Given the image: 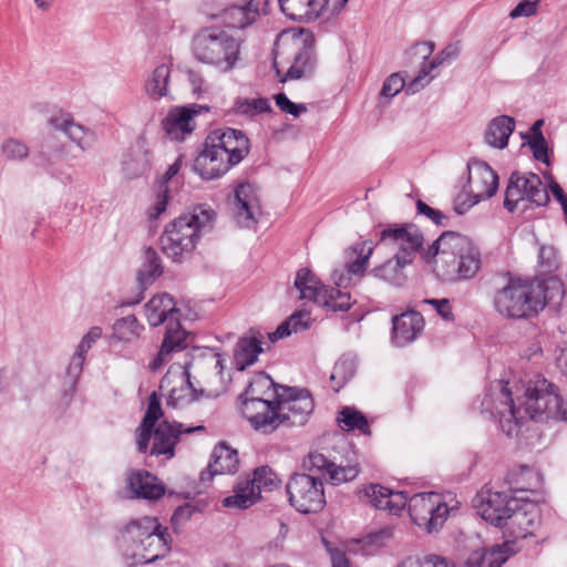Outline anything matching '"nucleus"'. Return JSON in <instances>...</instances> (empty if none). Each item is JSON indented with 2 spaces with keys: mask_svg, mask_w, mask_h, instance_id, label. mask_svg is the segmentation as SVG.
<instances>
[{
  "mask_svg": "<svg viewBox=\"0 0 567 567\" xmlns=\"http://www.w3.org/2000/svg\"><path fill=\"white\" fill-rule=\"evenodd\" d=\"M480 516L496 527H505L509 512L517 506L518 501L503 492L482 489L473 499Z\"/></svg>",
  "mask_w": 567,
  "mask_h": 567,
  "instance_id": "a211bd4d",
  "label": "nucleus"
},
{
  "mask_svg": "<svg viewBox=\"0 0 567 567\" xmlns=\"http://www.w3.org/2000/svg\"><path fill=\"white\" fill-rule=\"evenodd\" d=\"M198 431H204V426L184 427L182 423L163 420L156 427L152 429L153 445L150 453L151 455H166L171 458L175 454V445L181 434H190Z\"/></svg>",
  "mask_w": 567,
  "mask_h": 567,
  "instance_id": "6ab92c4d",
  "label": "nucleus"
},
{
  "mask_svg": "<svg viewBox=\"0 0 567 567\" xmlns=\"http://www.w3.org/2000/svg\"><path fill=\"white\" fill-rule=\"evenodd\" d=\"M529 525H532V520L528 518L527 513L519 508L518 505L513 506L505 526L508 527L512 533H515V528H518L517 535L525 537L529 533Z\"/></svg>",
  "mask_w": 567,
  "mask_h": 567,
  "instance_id": "09e8293b",
  "label": "nucleus"
},
{
  "mask_svg": "<svg viewBox=\"0 0 567 567\" xmlns=\"http://www.w3.org/2000/svg\"><path fill=\"white\" fill-rule=\"evenodd\" d=\"M295 288L299 291L300 299H308L317 305L324 301L328 286H324L309 268H300L295 278Z\"/></svg>",
  "mask_w": 567,
  "mask_h": 567,
  "instance_id": "f704fd0d",
  "label": "nucleus"
},
{
  "mask_svg": "<svg viewBox=\"0 0 567 567\" xmlns=\"http://www.w3.org/2000/svg\"><path fill=\"white\" fill-rule=\"evenodd\" d=\"M338 421L343 430H359L362 434H370V426L367 417L354 408H343L340 411V416L338 417Z\"/></svg>",
  "mask_w": 567,
  "mask_h": 567,
  "instance_id": "c03bdc74",
  "label": "nucleus"
},
{
  "mask_svg": "<svg viewBox=\"0 0 567 567\" xmlns=\"http://www.w3.org/2000/svg\"><path fill=\"white\" fill-rule=\"evenodd\" d=\"M411 264L412 262L406 261V259H402L394 255L383 264L374 267L371 270V275L392 286L401 287L408 278L405 268Z\"/></svg>",
  "mask_w": 567,
  "mask_h": 567,
  "instance_id": "e433bc0d",
  "label": "nucleus"
},
{
  "mask_svg": "<svg viewBox=\"0 0 567 567\" xmlns=\"http://www.w3.org/2000/svg\"><path fill=\"white\" fill-rule=\"evenodd\" d=\"M286 394H277V427L279 425H303L313 411V401L307 390L287 389Z\"/></svg>",
  "mask_w": 567,
  "mask_h": 567,
  "instance_id": "dca6fc26",
  "label": "nucleus"
},
{
  "mask_svg": "<svg viewBox=\"0 0 567 567\" xmlns=\"http://www.w3.org/2000/svg\"><path fill=\"white\" fill-rule=\"evenodd\" d=\"M233 492V495L225 497L221 502L227 508L246 509L259 501L258 489L254 488L249 476L239 477Z\"/></svg>",
  "mask_w": 567,
  "mask_h": 567,
  "instance_id": "4c0bfd02",
  "label": "nucleus"
},
{
  "mask_svg": "<svg viewBox=\"0 0 567 567\" xmlns=\"http://www.w3.org/2000/svg\"><path fill=\"white\" fill-rule=\"evenodd\" d=\"M515 130V120L508 115L494 117L485 130V142L495 148L503 150L508 144V138Z\"/></svg>",
  "mask_w": 567,
  "mask_h": 567,
  "instance_id": "c9c22d12",
  "label": "nucleus"
},
{
  "mask_svg": "<svg viewBox=\"0 0 567 567\" xmlns=\"http://www.w3.org/2000/svg\"><path fill=\"white\" fill-rule=\"evenodd\" d=\"M2 153L8 159L21 161L29 155V148L24 143L9 138L2 144Z\"/></svg>",
  "mask_w": 567,
  "mask_h": 567,
  "instance_id": "8fccbe9b",
  "label": "nucleus"
},
{
  "mask_svg": "<svg viewBox=\"0 0 567 567\" xmlns=\"http://www.w3.org/2000/svg\"><path fill=\"white\" fill-rule=\"evenodd\" d=\"M192 50L197 61L228 72L234 69L238 60L240 43L227 31L208 27L194 35Z\"/></svg>",
  "mask_w": 567,
  "mask_h": 567,
  "instance_id": "0eeeda50",
  "label": "nucleus"
},
{
  "mask_svg": "<svg viewBox=\"0 0 567 567\" xmlns=\"http://www.w3.org/2000/svg\"><path fill=\"white\" fill-rule=\"evenodd\" d=\"M258 17L259 9L255 0H236L221 12L223 22L235 29L250 25Z\"/></svg>",
  "mask_w": 567,
  "mask_h": 567,
  "instance_id": "7c9ffc66",
  "label": "nucleus"
},
{
  "mask_svg": "<svg viewBox=\"0 0 567 567\" xmlns=\"http://www.w3.org/2000/svg\"><path fill=\"white\" fill-rule=\"evenodd\" d=\"M310 313L308 311H298L291 315L286 321L281 322L278 328L268 332L267 337L271 343L284 339L291 334V332H298L309 327Z\"/></svg>",
  "mask_w": 567,
  "mask_h": 567,
  "instance_id": "79ce46f5",
  "label": "nucleus"
},
{
  "mask_svg": "<svg viewBox=\"0 0 567 567\" xmlns=\"http://www.w3.org/2000/svg\"><path fill=\"white\" fill-rule=\"evenodd\" d=\"M443 62V59L439 56L429 63H424L420 69L417 75L406 85L404 78L400 73L391 74L383 83L381 89L382 97H393L404 87L408 94H414L419 92L423 86V80L430 74V72Z\"/></svg>",
  "mask_w": 567,
  "mask_h": 567,
  "instance_id": "cd10ccee",
  "label": "nucleus"
},
{
  "mask_svg": "<svg viewBox=\"0 0 567 567\" xmlns=\"http://www.w3.org/2000/svg\"><path fill=\"white\" fill-rule=\"evenodd\" d=\"M426 261L435 258L436 276L449 282L473 278L481 268V254L470 238L455 231H444L423 251Z\"/></svg>",
  "mask_w": 567,
  "mask_h": 567,
  "instance_id": "20e7f679",
  "label": "nucleus"
},
{
  "mask_svg": "<svg viewBox=\"0 0 567 567\" xmlns=\"http://www.w3.org/2000/svg\"><path fill=\"white\" fill-rule=\"evenodd\" d=\"M501 394L504 399L503 409L498 410L499 424L504 433L511 436L522 425L524 416L527 415L536 422L549 419L558 420L561 395L558 388L540 375H536L525 385L524 402L516 409L509 389L502 386Z\"/></svg>",
  "mask_w": 567,
  "mask_h": 567,
  "instance_id": "7ed1b4c3",
  "label": "nucleus"
},
{
  "mask_svg": "<svg viewBox=\"0 0 567 567\" xmlns=\"http://www.w3.org/2000/svg\"><path fill=\"white\" fill-rule=\"evenodd\" d=\"M249 482L254 488L258 489V497L260 498L261 491H272L280 485V478L268 465L257 467L249 476Z\"/></svg>",
  "mask_w": 567,
  "mask_h": 567,
  "instance_id": "a18cd8bd",
  "label": "nucleus"
},
{
  "mask_svg": "<svg viewBox=\"0 0 567 567\" xmlns=\"http://www.w3.org/2000/svg\"><path fill=\"white\" fill-rule=\"evenodd\" d=\"M538 257L543 272H550L556 267V251L553 247L542 246Z\"/></svg>",
  "mask_w": 567,
  "mask_h": 567,
  "instance_id": "6e6d98bb",
  "label": "nucleus"
},
{
  "mask_svg": "<svg viewBox=\"0 0 567 567\" xmlns=\"http://www.w3.org/2000/svg\"><path fill=\"white\" fill-rule=\"evenodd\" d=\"M234 166L226 157L225 151L217 148L208 138L204 148L194 161L193 168L203 179H215Z\"/></svg>",
  "mask_w": 567,
  "mask_h": 567,
  "instance_id": "412c9836",
  "label": "nucleus"
},
{
  "mask_svg": "<svg viewBox=\"0 0 567 567\" xmlns=\"http://www.w3.org/2000/svg\"><path fill=\"white\" fill-rule=\"evenodd\" d=\"M511 544L494 546L489 549L473 551L467 558V567H501L509 558Z\"/></svg>",
  "mask_w": 567,
  "mask_h": 567,
  "instance_id": "58836bf2",
  "label": "nucleus"
},
{
  "mask_svg": "<svg viewBox=\"0 0 567 567\" xmlns=\"http://www.w3.org/2000/svg\"><path fill=\"white\" fill-rule=\"evenodd\" d=\"M217 148L225 151L233 165L238 164L249 152V140L239 130L227 127L214 131L207 137Z\"/></svg>",
  "mask_w": 567,
  "mask_h": 567,
  "instance_id": "b1692460",
  "label": "nucleus"
},
{
  "mask_svg": "<svg viewBox=\"0 0 567 567\" xmlns=\"http://www.w3.org/2000/svg\"><path fill=\"white\" fill-rule=\"evenodd\" d=\"M563 284L559 279L523 280L511 278L494 293L495 311L506 319H532L544 310L550 301L560 300Z\"/></svg>",
  "mask_w": 567,
  "mask_h": 567,
  "instance_id": "f257e3e1",
  "label": "nucleus"
},
{
  "mask_svg": "<svg viewBox=\"0 0 567 567\" xmlns=\"http://www.w3.org/2000/svg\"><path fill=\"white\" fill-rule=\"evenodd\" d=\"M49 124L53 128L63 132L82 151L90 150L95 142L94 133L83 125L75 123L70 114L51 116Z\"/></svg>",
  "mask_w": 567,
  "mask_h": 567,
  "instance_id": "c756f323",
  "label": "nucleus"
},
{
  "mask_svg": "<svg viewBox=\"0 0 567 567\" xmlns=\"http://www.w3.org/2000/svg\"><path fill=\"white\" fill-rule=\"evenodd\" d=\"M179 167H181V159H176V162L174 164H172L167 171L165 172V174L163 175L162 177V181H161V189H164V185L166 183H168L179 171Z\"/></svg>",
  "mask_w": 567,
  "mask_h": 567,
  "instance_id": "774afa93",
  "label": "nucleus"
},
{
  "mask_svg": "<svg viewBox=\"0 0 567 567\" xmlns=\"http://www.w3.org/2000/svg\"><path fill=\"white\" fill-rule=\"evenodd\" d=\"M524 140L529 145V148L536 161L542 162L546 165L550 164V159L548 156V143L545 136L527 137Z\"/></svg>",
  "mask_w": 567,
  "mask_h": 567,
  "instance_id": "3c124183",
  "label": "nucleus"
},
{
  "mask_svg": "<svg viewBox=\"0 0 567 567\" xmlns=\"http://www.w3.org/2000/svg\"><path fill=\"white\" fill-rule=\"evenodd\" d=\"M425 302L432 305L437 313L445 320H452L453 319V312L452 307L450 305V301L447 299H429L425 300Z\"/></svg>",
  "mask_w": 567,
  "mask_h": 567,
  "instance_id": "052dcab7",
  "label": "nucleus"
},
{
  "mask_svg": "<svg viewBox=\"0 0 567 567\" xmlns=\"http://www.w3.org/2000/svg\"><path fill=\"white\" fill-rule=\"evenodd\" d=\"M392 341L398 347L413 342L424 328V319L417 311L410 310L392 318Z\"/></svg>",
  "mask_w": 567,
  "mask_h": 567,
  "instance_id": "bb28decb",
  "label": "nucleus"
},
{
  "mask_svg": "<svg viewBox=\"0 0 567 567\" xmlns=\"http://www.w3.org/2000/svg\"><path fill=\"white\" fill-rule=\"evenodd\" d=\"M355 364L352 359L340 358L330 375L331 388L334 392H339L354 375Z\"/></svg>",
  "mask_w": 567,
  "mask_h": 567,
  "instance_id": "37998d69",
  "label": "nucleus"
},
{
  "mask_svg": "<svg viewBox=\"0 0 567 567\" xmlns=\"http://www.w3.org/2000/svg\"><path fill=\"white\" fill-rule=\"evenodd\" d=\"M163 274V266L157 251L148 247L144 250V264L138 271L137 280L142 289L151 285Z\"/></svg>",
  "mask_w": 567,
  "mask_h": 567,
  "instance_id": "ea45409f",
  "label": "nucleus"
},
{
  "mask_svg": "<svg viewBox=\"0 0 567 567\" xmlns=\"http://www.w3.org/2000/svg\"><path fill=\"white\" fill-rule=\"evenodd\" d=\"M249 333V336L238 340L235 349V363L240 371L254 364L258 355L264 351L261 347L264 334L255 330H250Z\"/></svg>",
  "mask_w": 567,
  "mask_h": 567,
  "instance_id": "2f4dec72",
  "label": "nucleus"
},
{
  "mask_svg": "<svg viewBox=\"0 0 567 567\" xmlns=\"http://www.w3.org/2000/svg\"><path fill=\"white\" fill-rule=\"evenodd\" d=\"M272 385L270 377L260 373L252 379L244 393L241 413L255 430L262 433H271L277 429V401L267 395Z\"/></svg>",
  "mask_w": 567,
  "mask_h": 567,
  "instance_id": "1a4fd4ad",
  "label": "nucleus"
},
{
  "mask_svg": "<svg viewBox=\"0 0 567 567\" xmlns=\"http://www.w3.org/2000/svg\"><path fill=\"white\" fill-rule=\"evenodd\" d=\"M142 329L135 316H127L115 321L113 336L120 341H131L140 336Z\"/></svg>",
  "mask_w": 567,
  "mask_h": 567,
  "instance_id": "49530a36",
  "label": "nucleus"
},
{
  "mask_svg": "<svg viewBox=\"0 0 567 567\" xmlns=\"http://www.w3.org/2000/svg\"><path fill=\"white\" fill-rule=\"evenodd\" d=\"M328 0H279L282 13L295 21L317 19Z\"/></svg>",
  "mask_w": 567,
  "mask_h": 567,
  "instance_id": "473e14b6",
  "label": "nucleus"
},
{
  "mask_svg": "<svg viewBox=\"0 0 567 567\" xmlns=\"http://www.w3.org/2000/svg\"><path fill=\"white\" fill-rule=\"evenodd\" d=\"M203 110L208 111V106L192 104L189 106H175L167 113L162 121V127L166 135L176 141H183L186 135L195 128L194 115Z\"/></svg>",
  "mask_w": 567,
  "mask_h": 567,
  "instance_id": "aec40b11",
  "label": "nucleus"
},
{
  "mask_svg": "<svg viewBox=\"0 0 567 567\" xmlns=\"http://www.w3.org/2000/svg\"><path fill=\"white\" fill-rule=\"evenodd\" d=\"M215 215L213 209L198 207L172 220L159 237L163 254L174 262L188 260L200 236L212 229Z\"/></svg>",
  "mask_w": 567,
  "mask_h": 567,
  "instance_id": "39448f33",
  "label": "nucleus"
},
{
  "mask_svg": "<svg viewBox=\"0 0 567 567\" xmlns=\"http://www.w3.org/2000/svg\"><path fill=\"white\" fill-rule=\"evenodd\" d=\"M423 241V234L414 224L391 225L380 233V243L396 248L394 255L409 262H413Z\"/></svg>",
  "mask_w": 567,
  "mask_h": 567,
  "instance_id": "f3484780",
  "label": "nucleus"
},
{
  "mask_svg": "<svg viewBox=\"0 0 567 567\" xmlns=\"http://www.w3.org/2000/svg\"><path fill=\"white\" fill-rule=\"evenodd\" d=\"M416 208H417V213L420 215L426 216L435 225H439V226H446L447 225L446 221L449 220V217L445 214H443L441 210L432 208L431 206L425 204L423 200L419 199L416 202Z\"/></svg>",
  "mask_w": 567,
  "mask_h": 567,
  "instance_id": "864d4df0",
  "label": "nucleus"
},
{
  "mask_svg": "<svg viewBox=\"0 0 567 567\" xmlns=\"http://www.w3.org/2000/svg\"><path fill=\"white\" fill-rule=\"evenodd\" d=\"M84 360H85V354L76 351L69 363L66 373L74 381L79 378V375L82 372Z\"/></svg>",
  "mask_w": 567,
  "mask_h": 567,
  "instance_id": "bf43d9fd",
  "label": "nucleus"
},
{
  "mask_svg": "<svg viewBox=\"0 0 567 567\" xmlns=\"http://www.w3.org/2000/svg\"><path fill=\"white\" fill-rule=\"evenodd\" d=\"M194 513V507L189 504H185L175 509L172 516V523L174 526H179L190 519Z\"/></svg>",
  "mask_w": 567,
  "mask_h": 567,
  "instance_id": "680f3d73",
  "label": "nucleus"
},
{
  "mask_svg": "<svg viewBox=\"0 0 567 567\" xmlns=\"http://www.w3.org/2000/svg\"><path fill=\"white\" fill-rule=\"evenodd\" d=\"M332 567H350V563L343 551L334 550L331 553Z\"/></svg>",
  "mask_w": 567,
  "mask_h": 567,
  "instance_id": "338daca9",
  "label": "nucleus"
},
{
  "mask_svg": "<svg viewBox=\"0 0 567 567\" xmlns=\"http://www.w3.org/2000/svg\"><path fill=\"white\" fill-rule=\"evenodd\" d=\"M163 416V410L161 406V400L156 392H153L148 398V404L145 415L138 426L137 431V450L141 453H145L148 449L150 440L152 439V429Z\"/></svg>",
  "mask_w": 567,
  "mask_h": 567,
  "instance_id": "72a5a7b5",
  "label": "nucleus"
},
{
  "mask_svg": "<svg viewBox=\"0 0 567 567\" xmlns=\"http://www.w3.org/2000/svg\"><path fill=\"white\" fill-rule=\"evenodd\" d=\"M303 467L308 471H322L328 473L330 482L333 485L353 481L359 475V464L349 463L347 465H337L328 460L323 454L311 452L308 458L303 461Z\"/></svg>",
  "mask_w": 567,
  "mask_h": 567,
  "instance_id": "5701e85b",
  "label": "nucleus"
},
{
  "mask_svg": "<svg viewBox=\"0 0 567 567\" xmlns=\"http://www.w3.org/2000/svg\"><path fill=\"white\" fill-rule=\"evenodd\" d=\"M168 538L167 528H163L156 518L145 516L132 519L117 540L124 556L138 548L143 542H147V554L158 555L169 551Z\"/></svg>",
  "mask_w": 567,
  "mask_h": 567,
  "instance_id": "f8f14e48",
  "label": "nucleus"
},
{
  "mask_svg": "<svg viewBox=\"0 0 567 567\" xmlns=\"http://www.w3.org/2000/svg\"><path fill=\"white\" fill-rule=\"evenodd\" d=\"M549 195L540 177L534 173L513 172L505 189L504 208L509 213H525L547 205Z\"/></svg>",
  "mask_w": 567,
  "mask_h": 567,
  "instance_id": "9b49d317",
  "label": "nucleus"
},
{
  "mask_svg": "<svg viewBox=\"0 0 567 567\" xmlns=\"http://www.w3.org/2000/svg\"><path fill=\"white\" fill-rule=\"evenodd\" d=\"M148 323L157 327L166 322V331L156 357L150 362L152 371L161 369L171 360L172 353L186 349L190 334L179 323V309L175 307L173 298L168 293L154 296L144 307Z\"/></svg>",
  "mask_w": 567,
  "mask_h": 567,
  "instance_id": "423d86ee",
  "label": "nucleus"
},
{
  "mask_svg": "<svg viewBox=\"0 0 567 567\" xmlns=\"http://www.w3.org/2000/svg\"><path fill=\"white\" fill-rule=\"evenodd\" d=\"M147 542L141 543V546L136 549H132L131 553H127L125 557L131 560V564H150L159 558H163L167 553H161L158 555L147 554Z\"/></svg>",
  "mask_w": 567,
  "mask_h": 567,
  "instance_id": "603ef678",
  "label": "nucleus"
},
{
  "mask_svg": "<svg viewBox=\"0 0 567 567\" xmlns=\"http://www.w3.org/2000/svg\"><path fill=\"white\" fill-rule=\"evenodd\" d=\"M234 112L236 114L246 115V116H255L260 113L271 111V106L267 99H238L236 100L234 107Z\"/></svg>",
  "mask_w": 567,
  "mask_h": 567,
  "instance_id": "de8ad7c7",
  "label": "nucleus"
},
{
  "mask_svg": "<svg viewBox=\"0 0 567 567\" xmlns=\"http://www.w3.org/2000/svg\"><path fill=\"white\" fill-rule=\"evenodd\" d=\"M127 487L136 498L155 501L165 493L157 477L145 470L132 471L126 478Z\"/></svg>",
  "mask_w": 567,
  "mask_h": 567,
  "instance_id": "c85d7f7f",
  "label": "nucleus"
},
{
  "mask_svg": "<svg viewBox=\"0 0 567 567\" xmlns=\"http://www.w3.org/2000/svg\"><path fill=\"white\" fill-rule=\"evenodd\" d=\"M420 567H454V564L444 557L429 555L420 561Z\"/></svg>",
  "mask_w": 567,
  "mask_h": 567,
  "instance_id": "0e129e2a",
  "label": "nucleus"
},
{
  "mask_svg": "<svg viewBox=\"0 0 567 567\" xmlns=\"http://www.w3.org/2000/svg\"><path fill=\"white\" fill-rule=\"evenodd\" d=\"M223 371L221 358L213 351H197L190 361L172 364L162 378L159 389L167 393V404L176 406L199 398Z\"/></svg>",
  "mask_w": 567,
  "mask_h": 567,
  "instance_id": "f03ea898",
  "label": "nucleus"
},
{
  "mask_svg": "<svg viewBox=\"0 0 567 567\" xmlns=\"http://www.w3.org/2000/svg\"><path fill=\"white\" fill-rule=\"evenodd\" d=\"M467 196L460 195L454 202V210L463 215L480 202L491 198L498 189V176L484 162H474L467 166Z\"/></svg>",
  "mask_w": 567,
  "mask_h": 567,
  "instance_id": "ddd939ff",
  "label": "nucleus"
},
{
  "mask_svg": "<svg viewBox=\"0 0 567 567\" xmlns=\"http://www.w3.org/2000/svg\"><path fill=\"white\" fill-rule=\"evenodd\" d=\"M274 54V69L278 75L282 73V68L289 64L282 82L308 76L316 68L315 39L308 31L292 34L291 38L277 43Z\"/></svg>",
  "mask_w": 567,
  "mask_h": 567,
  "instance_id": "6e6552de",
  "label": "nucleus"
},
{
  "mask_svg": "<svg viewBox=\"0 0 567 567\" xmlns=\"http://www.w3.org/2000/svg\"><path fill=\"white\" fill-rule=\"evenodd\" d=\"M538 1L524 0L519 2L509 13L515 19L518 17H530L537 11Z\"/></svg>",
  "mask_w": 567,
  "mask_h": 567,
  "instance_id": "4d7b16f0",
  "label": "nucleus"
},
{
  "mask_svg": "<svg viewBox=\"0 0 567 567\" xmlns=\"http://www.w3.org/2000/svg\"><path fill=\"white\" fill-rule=\"evenodd\" d=\"M168 203V188L161 189L157 194V200L154 207L150 210L151 218H157L162 213L166 210Z\"/></svg>",
  "mask_w": 567,
  "mask_h": 567,
  "instance_id": "e2e57ef3",
  "label": "nucleus"
},
{
  "mask_svg": "<svg viewBox=\"0 0 567 567\" xmlns=\"http://www.w3.org/2000/svg\"><path fill=\"white\" fill-rule=\"evenodd\" d=\"M361 502L372 505L375 508L400 511L406 505L404 493H393L380 484H369L358 492Z\"/></svg>",
  "mask_w": 567,
  "mask_h": 567,
  "instance_id": "a878e982",
  "label": "nucleus"
},
{
  "mask_svg": "<svg viewBox=\"0 0 567 567\" xmlns=\"http://www.w3.org/2000/svg\"><path fill=\"white\" fill-rule=\"evenodd\" d=\"M234 215L240 227L254 226L261 215L257 189L249 183L240 184L235 189Z\"/></svg>",
  "mask_w": 567,
  "mask_h": 567,
  "instance_id": "4be33fe9",
  "label": "nucleus"
},
{
  "mask_svg": "<svg viewBox=\"0 0 567 567\" xmlns=\"http://www.w3.org/2000/svg\"><path fill=\"white\" fill-rule=\"evenodd\" d=\"M276 105L285 113L291 114L295 117L307 111L305 104H296L291 102L285 93H279L275 96Z\"/></svg>",
  "mask_w": 567,
  "mask_h": 567,
  "instance_id": "5fc2aeb1",
  "label": "nucleus"
},
{
  "mask_svg": "<svg viewBox=\"0 0 567 567\" xmlns=\"http://www.w3.org/2000/svg\"><path fill=\"white\" fill-rule=\"evenodd\" d=\"M171 69L166 64L158 65L145 82V93L153 100H159L168 94Z\"/></svg>",
  "mask_w": 567,
  "mask_h": 567,
  "instance_id": "a19ab883",
  "label": "nucleus"
},
{
  "mask_svg": "<svg viewBox=\"0 0 567 567\" xmlns=\"http://www.w3.org/2000/svg\"><path fill=\"white\" fill-rule=\"evenodd\" d=\"M451 508L436 493L414 494L409 498V513L415 525L429 534L437 533L446 522Z\"/></svg>",
  "mask_w": 567,
  "mask_h": 567,
  "instance_id": "2eb2a0df",
  "label": "nucleus"
},
{
  "mask_svg": "<svg viewBox=\"0 0 567 567\" xmlns=\"http://www.w3.org/2000/svg\"><path fill=\"white\" fill-rule=\"evenodd\" d=\"M542 353L543 349L540 342L534 340L524 350H522L520 357L527 360H532L535 357L542 355Z\"/></svg>",
  "mask_w": 567,
  "mask_h": 567,
  "instance_id": "69168bd1",
  "label": "nucleus"
},
{
  "mask_svg": "<svg viewBox=\"0 0 567 567\" xmlns=\"http://www.w3.org/2000/svg\"><path fill=\"white\" fill-rule=\"evenodd\" d=\"M286 492L290 505L299 513H318L326 505L323 483L311 474H293L286 485Z\"/></svg>",
  "mask_w": 567,
  "mask_h": 567,
  "instance_id": "4468645a",
  "label": "nucleus"
},
{
  "mask_svg": "<svg viewBox=\"0 0 567 567\" xmlns=\"http://www.w3.org/2000/svg\"><path fill=\"white\" fill-rule=\"evenodd\" d=\"M373 250L374 245L372 240L357 243L350 247L349 254L350 256H355V259L350 261L346 269L332 272V279L338 288L328 287V291L324 293L326 300L321 301L319 306L332 311H348L351 308L353 302L350 292H343L340 289L351 285V276H364Z\"/></svg>",
  "mask_w": 567,
  "mask_h": 567,
  "instance_id": "9d476101",
  "label": "nucleus"
},
{
  "mask_svg": "<svg viewBox=\"0 0 567 567\" xmlns=\"http://www.w3.org/2000/svg\"><path fill=\"white\" fill-rule=\"evenodd\" d=\"M238 466L237 451L221 442L214 447L207 470L200 473V481H210L216 475L234 474L238 471Z\"/></svg>",
  "mask_w": 567,
  "mask_h": 567,
  "instance_id": "393cba45",
  "label": "nucleus"
},
{
  "mask_svg": "<svg viewBox=\"0 0 567 567\" xmlns=\"http://www.w3.org/2000/svg\"><path fill=\"white\" fill-rule=\"evenodd\" d=\"M102 336V329L100 327H92L87 333L82 338L76 351L85 354L92 347V344L100 339Z\"/></svg>",
  "mask_w": 567,
  "mask_h": 567,
  "instance_id": "13d9d810",
  "label": "nucleus"
}]
</instances>
